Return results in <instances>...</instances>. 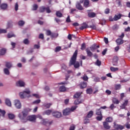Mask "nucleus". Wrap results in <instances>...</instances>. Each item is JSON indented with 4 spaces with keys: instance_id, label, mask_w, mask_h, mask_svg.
<instances>
[{
    "instance_id": "f257e3e1",
    "label": "nucleus",
    "mask_w": 130,
    "mask_h": 130,
    "mask_svg": "<svg viewBox=\"0 0 130 130\" xmlns=\"http://www.w3.org/2000/svg\"><path fill=\"white\" fill-rule=\"evenodd\" d=\"M30 111H31V109L25 108L18 114V117L22 123H26L28 121H35L36 120V116L35 115L28 116Z\"/></svg>"
},
{
    "instance_id": "f03ea898",
    "label": "nucleus",
    "mask_w": 130,
    "mask_h": 130,
    "mask_svg": "<svg viewBox=\"0 0 130 130\" xmlns=\"http://www.w3.org/2000/svg\"><path fill=\"white\" fill-rule=\"evenodd\" d=\"M77 56L78 50H76L70 60L69 67H72V66H74L75 69H79L80 68V62L77 61Z\"/></svg>"
},
{
    "instance_id": "7ed1b4c3",
    "label": "nucleus",
    "mask_w": 130,
    "mask_h": 130,
    "mask_svg": "<svg viewBox=\"0 0 130 130\" xmlns=\"http://www.w3.org/2000/svg\"><path fill=\"white\" fill-rule=\"evenodd\" d=\"M30 92H31L29 90L21 92L19 93L20 97L21 99H24L26 98H29V97H30V95H29V94H30Z\"/></svg>"
},
{
    "instance_id": "20e7f679",
    "label": "nucleus",
    "mask_w": 130,
    "mask_h": 130,
    "mask_svg": "<svg viewBox=\"0 0 130 130\" xmlns=\"http://www.w3.org/2000/svg\"><path fill=\"white\" fill-rule=\"evenodd\" d=\"M52 116L55 118H60L62 116L61 112L57 111H54L52 113Z\"/></svg>"
},
{
    "instance_id": "39448f33",
    "label": "nucleus",
    "mask_w": 130,
    "mask_h": 130,
    "mask_svg": "<svg viewBox=\"0 0 130 130\" xmlns=\"http://www.w3.org/2000/svg\"><path fill=\"white\" fill-rule=\"evenodd\" d=\"M114 129H123L124 128V126H122L121 125L118 124L116 123V122H114V125H113Z\"/></svg>"
},
{
    "instance_id": "423d86ee",
    "label": "nucleus",
    "mask_w": 130,
    "mask_h": 130,
    "mask_svg": "<svg viewBox=\"0 0 130 130\" xmlns=\"http://www.w3.org/2000/svg\"><path fill=\"white\" fill-rule=\"evenodd\" d=\"M71 109H70V108H67L62 111L63 115H64V116L70 115L71 114Z\"/></svg>"
},
{
    "instance_id": "0eeeda50",
    "label": "nucleus",
    "mask_w": 130,
    "mask_h": 130,
    "mask_svg": "<svg viewBox=\"0 0 130 130\" xmlns=\"http://www.w3.org/2000/svg\"><path fill=\"white\" fill-rule=\"evenodd\" d=\"M15 106L17 108V109H21L22 106L21 105V103L20 101L16 100L15 101Z\"/></svg>"
},
{
    "instance_id": "6e6552de",
    "label": "nucleus",
    "mask_w": 130,
    "mask_h": 130,
    "mask_svg": "<svg viewBox=\"0 0 130 130\" xmlns=\"http://www.w3.org/2000/svg\"><path fill=\"white\" fill-rule=\"evenodd\" d=\"M17 87H24L25 86V82L22 80H19L16 83Z\"/></svg>"
},
{
    "instance_id": "1a4fd4ad",
    "label": "nucleus",
    "mask_w": 130,
    "mask_h": 130,
    "mask_svg": "<svg viewBox=\"0 0 130 130\" xmlns=\"http://www.w3.org/2000/svg\"><path fill=\"white\" fill-rule=\"evenodd\" d=\"M100 48V46L97 45L96 44H93L91 46L89 47L91 51H94V50H95V49H97L98 48Z\"/></svg>"
},
{
    "instance_id": "9d476101",
    "label": "nucleus",
    "mask_w": 130,
    "mask_h": 130,
    "mask_svg": "<svg viewBox=\"0 0 130 130\" xmlns=\"http://www.w3.org/2000/svg\"><path fill=\"white\" fill-rule=\"evenodd\" d=\"M118 57L115 56L113 59V66H116L118 63Z\"/></svg>"
},
{
    "instance_id": "9b49d317",
    "label": "nucleus",
    "mask_w": 130,
    "mask_h": 130,
    "mask_svg": "<svg viewBox=\"0 0 130 130\" xmlns=\"http://www.w3.org/2000/svg\"><path fill=\"white\" fill-rule=\"evenodd\" d=\"M85 51L88 57H92V56H93V53L89 50V48H87L85 49Z\"/></svg>"
},
{
    "instance_id": "f8f14e48",
    "label": "nucleus",
    "mask_w": 130,
    "mask_h": 130,
    "mask_svg": "<svg viewBox=\"0 0 130 130\" xmlns=\"http://www.w3.org/2000/svg\"><path fill=\"white\" fill-rule=\"evenodd\" d=\"M103 126L105 129H110V128L111 127L110 125L108 122L106 121L103 122Z\"/></svg>"
},
{
    "instance_id": "ddd939ff",
    "label": "nucleus",
    "mask_w": 130,
    "mask_h": 130,
    "mask_svg": "<svg viewBox=\"0 0 130 130\" xmlns=\"http://www.w3.org/2000/svg\"><path fill=\"white\" fill-rule=\"evenodd\" d=\"M121 17H122V15L119 13L118 15H115L114 16V21H118L120 19H121Z\"/></svg>"
},
{
    "instance_id": "4468645a",
    "label": "nucleus",
    "mask_w": 130,
    "mask_h": 130,
    "mask_svg": "<svg viewBox=\"0 0 130 130\" xmlns=\"http://www.w3.org/2000/svg\"><path fill=\"white\" fill-rule=\"evenodd\" d=\"M76 7L78 10H79L80 11H83L84 10V8H83V6L81 5V3H77L76 5Z\"/></svg>"
},
{
    "instance_id": "2eb2a0df",
    "label": "nucleus",
    "mask_w": 130,
    "mask_h": 130,
    "mask_svg": "<svg viewBox=\"0 0 130 130\" xmlns=\"http://www.w3.org/2000/svg\"><path fill=\"white\" fill-rule=\"evenodd\" d=\"M127 104H128V100H126L124 101L123 104H122L121 107V109H125V107L127 106Z\"/></svg>"
},
{
    "instance_id": "dca6fc26",
    "label": "nucleus",
    "mask_w": 130,
    "mask_h": 130,
    "mask_svg": "<svg viewBox=\"0 0 130 130\" xmlns=\"http://www.w3.org/2000/svg\"><path fill=\"white\" fill-rule=\"evenodd\" d=\"M90 1L89 0H84L83 6L85 8H89L90 7Z\"/></svg>"
},
{
    "instance_id": "f3484780",
    "label": "nucleus",
    "mask_w": 130,
    "mask_h": 130,
    "mask_svg": "<svg viewBox=\"0 0 130 130\" xmlns=\"http://www.w3.org/2000/svg\"><path fill=\"white\" fill-rule=\"evenodd\" d=\"M88 17L89 18H95L96 17V13L95 12H88Z\"/></svg>"
},
{
    "instance_id": "a211bd4d",
    "label": "nucleus",
    "mask_w": 130,
    "mask_h": 130,
    "mask_svg": "<svg viewBox=\"0 0 130 130\" xmlns=\"http://www.w3.org/2000/svg\"><path fill=\"white\" fill-rule=\"evenodd\" d=\"M81 95H82V93H81V92H76L73 95V98H74V99H78V98H80V97L81 96Z\"/></svg>"
},
{
    "instance_id": "6ab92c4d",
    "label": "nucleus",
    "mask_w": 130,
    "mask_h": 130,
    "mask_svg": "<svg viewBox=\"0 0 130 130\" xmlns=\"http://www.w3.org/2000/svg\"><path fill=\"white\" fill-rule=\"evenodd\" d=\"M80 86L81 89H84V88L87 87V82H82L80 84Z\"/></svg>"
},
{
    "instance_id": "aec40b11",
    "label": "nucleus",
    "mask_w": 130,
    "mask_h": 130,
    "mask_svg": "<svg viewBox=\"0 0 130 130\" xmlns=\"http://www.w3.org/2000/svg\"><path fill=\"white\" fill-rule=\"evenodd\" d=\"M5 67L7 68V69H11V68L13 67V64L11 62H5Z\"/></svg>"
},
{
    "instance_id": "412c9836",
    "label": "nucleus",
    "mask_w": 130,
    "mask_h": 130,
    "mask_svg": "<svg viewBox=\"0 0 130 130\" xmlns=\"http://www.w3.org/2000/svg\"><path fill=\"white\" fill-rule=\"evenodd\" d=\"M116 42L117 45H121L123 43V40L121 39H118L116 40Z\"/></svg>"
},
{
    "instance_id": "4be33fe9",
    "label": "nucleus",
    "mask_w": 130,
    "mask_h": 130,
    "mask_svg": "<svg viewBox=\"0 0 130 130\" xmlns=\"http://www.w3.org/2000/svg\"><path fill=\"white\" fill-rule=\"evenodd\" d=\"M51 105H52V103H45L43 105V106L45 107V108H47V109H48L49 108H50Z\"/></svg>"
},
{
    "instance_id": "5701e85b",
    "label": "nucleus",
    "mask_w": 130,
    "mask_h": 130,
    "mask_svg": "<svg viewBox=\"0 0 130 130\" xmlns=\"http://www.w3.org/2000/svg\"><path fill=\"white\" fill-rule=\"evenodd\" d=\"M52 112H53L52 110H47L44 112V114H46V115H50Z\"/></svg>"
},
{
    "instance_id": "b1692460",
    "label": "nucleus",
    "mask_w": 130,
    "mask_h": 130,
    "mask_svg": "<svg viewBox=\"0 0 130 130\" xmlns=\"http://www.w3.org/2000/svg\"><path fill=\"white\" fill-rule=\"evenodd\" d=\"M95 114L96 115H102V111L101 109H98L95 111Z\"/></svg>"
},
{
    "instance_id": "393cba45",
    "label": "nucleus",
    "mask_w": 130,
    "mask_h": 130,
    "mask_svg": "<svg viewBox=\"0 0 130 130\" xmlns=\"http://www.w3.org/2000/svg\"><path fill=\"white\" fill-rule=\"evenodd\" d=\"M6 52H7V49H6L5 48H2L0 50V56L1 55H5V54H6Z\"/></svg>"
},
{
    "instance_id": "a878e982",
    "label": "nucleus",
    "mask_w": 130,
    "mask_h": 130,
    "mask_svg": "<svg viewBox=\"0 0 130 130\" xmlns=\"http://www.w3.org/2000/svg\"><path fill=\"white\" fill-rule=\"evenodd\" d=\"M5 103L7 106H12V104L11 103V101L9 99H6L5 100Z\"/></svg>"
},
{
    "instance_id": "bb28decb",
    "label": "nucleus",
    "mask_w": 130,
    "mask_h": 130,
    "mask_svg": "<svg viewBox=\"0 0 130 130\" xmlns=\"http://www.w3.org/2000/svg\"><path fill=\"white\" fill-rule=\"evenodd\" d=\"M8 8V4L4 3L1 4V8L2 10H6V9Z\"/></svg>"
},
{
    "instance_id": "cd10ccee",
    "label": "nucleus",
    "mask_w": 130,
    "mask_h": 130,
    "mask_svg": "<svg viewBox=\"0 0 130 130\" xmlns=\"http://www.w3.org/2000/svg\"><path fill=\"white\" fill-rule=\"evenodd\" d=\"M81 79L83 80V81H85V82H88V80H89V78L86 74H85L83 77H81Z\"/></svg>"
},
{
    "instance_id": "c85d7f7f",
    "label": "nucleus",
    "mask_w": 130,
    "mask_h": 130,
    "mask_svg": "<svg viewBox=\"0 0 130 130\" xmlns=\"http://www.w3.org/2000/svg\"><path fill=\"white\" fill-rule=\"evenodd\" d=\"M46 10V7L45 6H42L40 7L39 12L40 13H44Z\"/></svg>"
},
{
    "instance_id": "c756f323",
    "label": "nucleus",
    "mask_w": 130,
    "mask_h": 130,
    "mask_svg": "<svg viewBox=\"0 0 130 130\" xmlns=\"http://www.w3.org/2000/svg\"><path fill=\"white\" fill-rule=\"evenodd\" d=\"M93 111H90L88 113L87 115L86 116V117L88 118H91V117H92L93 116Z\"/></svg>"
},
{
    "instance_id": "7c9ffc66",
    "label": "nucleus",
    "mask_w": 130,
    "mask_h": 130,
    "mask_svg": "<svg viewBox=\"0 0 130 130\" xmlns=\"http://www.w3.org/2000/svg\"><path fill=\"white\" fill-rule=\"evenodd\" d=\"M59 90L60 92H66L67 91V88L64 86H61L59 87Z\"/></svg>"
},
{
    "instance_id": "2f4dec72",
    "label": "nucleus",
    "mask_w": 130,
    "mask_h": 130,
    "mask_svg": "<svg viewBox=\"0 0 130 130\" xmlns=\"http://www.w3.org/2000/svg\"><path fill=\"white\" fill-rule=\"evenodd\" d=\"M41 123L44 125H48V123H49V122L47 121L46 119H43L42 120Z\"/></svg>"
},
{
    "instance_id": "473e14b6",
    "label": "nucleus",
    "mask_w": 130,
    "mask_h": 130,
    "mask_svg": "<svg viewBox=\"0 0 130 130\" xmlns=\"http://www.w3.org/2000/svg\"><path fill=\"white\" fill-rule=\"evenodd\" d=\"M112 102L114 104H119V101L117 99L114 98L112 99Z\"/></svg>"
},
{
    "instance_id": "72a5a7b5",
    "label": "nucleus",
    "mask_w": 130,
    "mask_h": 130,
    "mask_svg": "<svg viewBox=\"0 0 130 130\" xmlns=\"http://www.w3.org/2000/svg\"><path fill=\"white\" fill-rule=\"evenodd\" d=\"M83 122L84 124H87V123H89L90 122V119H89L88 117H85L83 120Z\"/></svg>"
},
{
    "instance_id": "f704fd0d",
    "label": "nucleus",
    "mask_w": 130,
    "mask_h": 130,
    "mask_svg": "<svg viewBox=\"0 0 130 130\" xmlns=\"http://www.w3.org/2000/svg\"><path fill=\"white\" fill-rule=\"evenodd\" d=\"M56 16L58 18H61L62 17V13L60 11H57L56 12Z\"/></svg>"
},
{
    "instance_id": "c9c22d12",
    "label": "nucleus",
    "mask_w": 130,
    "mask_h": 130,
    "mask_svg": "<svg viewBox=\"0 0 130 130\" xmlns=\"http://www.w3.org/2000/svg\"><path fill=\"white\" fill-rule=\"evenodd\" d=\"M96 120H98V121H101L102 119H103V116L102 115H99L96 117Z\"/></svg>"
},
{
    "instance_id": "e433bc0d",
    "label": "nucleus",
    "mask_w": 130,
    "mask_h": 130,
    "mask_svg": "<svg viewBox=\"0 0 130 130\" xmlns=\"http://www.w3.org/2000/svg\"><path fill=\"white\" fill-rule=\"evenodd\" d=\"M24 44H25V45H28V44H30V41L28 40V39H25L23 41Z\"/></svg>"
},
{
    "instance_id": "4c0bfd02",
    "label": "nucleus",
    "mask_w": 130,
    "mask_h": 130,
    "mask_svg": "<svg viewBox=\"0 0 130 130\" xmlns=\"http://www.w3.org/2000/svg\"><path fill=\"white\" fill-rule=\"evenodd\" d=\"M8 117L9 119H14L15 118V115L14 114H8Z\"/></svg>"
},
{
    "instance_id": "58836bf2",
    "label": "nucleus",
    "mask_w": 130,
    "mask_h": 130,
    "mask_svg": "<svg viewBox=\"0 0 130 130\" xmlns=\"http://www.w3.org/2000/svg\"><path fill=\"white\" fill-rule=\"evenodd\" d=\"M121 88V85L120 84H116L115 85V89L117 90H120Z\"/></svg>"
},
{
    "instance_id": "ea45409f",
    "label": "nucleus",
    "mask_w": 130,
    "mask_h": 130,
    "mask_svg": "<svg viewBox=\"0 0 130 130\" xmlns=\"http://www.w3.org/2000/svg\"><path fill=\"white\" fill-rule=\"evenodd\" d=\"M5 114H6V111L0 109V117L1 115H2V116L5 117Z\"/></svg>"
},
{
    "instance_id": "a19ab883",
    "label": "nucleus",
    "mask_w": 130,
    "mask_h": 130,
    "mask_svg": "<svg viewBox=\"0 0 130 130\" xmlns=\"http://www.w3.org/2000/svg\"><path fill=\"white\" fill-rule=\"evenodd\" d=\"M87 94H92L93 93V89L92 88H88L86 89Z\"/></svg>"
},
{
    "instance_id": "79ce46f5",
    "label": "nucleus",
    "mask_w": 130,
    "mask_h": 130,
    "mask_svg": "<svg viewBox=\"0 0 130 130\" xmlns=\"http://www.w3.org/2000/svg\"><path fill=\"white\" fill-rule=\"evenodd\" d=\"M4 72L5 75H10V71H9V69H8L7 68H5L4 69Z\"/></svg>"
},
{
    "instance_id": "37998d69",
    "label": "nucleus",
    "mask_w": 130,
    "mask_h": 130,
    "mask_svg": "<svg viewBox=\"0 0 130 130\" xmlns=\"http://www.w3.org/2000/svg\"><path fill=\"white\" fill-rule=\"evenodd\" d=\"M18 25L19 26H24V25H25V21L23 20H20L18 22Z\"/></svg>"
},
{
    "instance_id": "c03bdc74",
    "label": "nucleus",
    "mask_w": 130,
    "mask_h": 130,
    "mask_svg": "<svg viewBox=\"0 0 130 130\" xmlns=\"http://www.w3.org/2000/svg\"><path fill=\"white\" fill-rule=\"evenodd\" d=\"M110 70L111 72H116V71H118V68L111 67L110 68Z\"/></svg>"
},
{
    "instance_id": "a18cd8bd",
    "label": "nucleus",
    "mask_w": 130,
    "mask_h": 130,
    "mask_svg": "<svg viewBox=\"0 0 130 130\" xmlns=\"http://www.w3.org/2000/svg\"><path fill=\"white\" fill-rule=\"evenodd\" d=\"M81 49V50H85V49H86V44H85V43L82 44Z\"/></svg>"
},
{
    "instance_id": "49530a36",
    "label": "nucleus",
    "mask_w": 130,
    "mask_h": 130,
    "mask_svg": "<svg viewBox=\"0 0 130 130\" xmlns=\"http://www.w3.org/2000/svg\"><path fill=\"white\" fill-rule=\"evenodd\" d=\"M106 122H112V118L109 117L106 119Z\"/></svg>"
},
{
    "instance_id": "de8ad7c7",
    "label": "nucleus",
    "mask_w": 130,
    "mask_h": 130,
    "mask_svg": "<svg viewBox=\"0 0 130 130\" xmlns=\"http://www.w3.org/2000/svg\"><path fill=\"white\" fill-rule=\"evenodd\" d=\"M96 66H98V67H100L101 66V61L99 60V59H97L96 61L95 62Z\"/></svg>"
},
{
    "instance_id": "09e8293b",
    "label": "nucleus",
    "mask_w": 130,
    "mask_h": 130,
    "mask_svg": "<svg viewBox=\"0 0 130 130\" xmlns=\"http://www.w3.org/2000/svg\"><path fill=\"white\" fill-rule=\"evenodd\" d=\"M37 9H38V5L37 4H35L32 6V11H37Z\"/></svg>"
},
{
    "instance_id": "8fccbe9b",
    "label": "nucleus",
    "mask_w": 130,
    "mask_h": 130,
    "mask_svg": "<svg viewBox=\"0 0 130 130\" xmlns=\"http://www.w3.org/2000/svg\"><path fill=\"white\" fill-rule=\"evenodd\" d=\"M7 33V29L0 28V34Z\"/></svg>"
},
{
    "instance_id": "3c124183",
    "label": "nucleus",
    "mask_w": 130,
    "mask_h": 130,
    "mask_svg": "<svg viewBox=\"0 0 130 130\" xmlns=\"http://www.w3.org/2000/svg\"><path fill=\"white\" fill-rule=\"evenodd\" d=\"M82 103L81 101H79V100H76L74 101V104L75 105H78V104H81Z\"/></svg>"
},
{
    "instance_id": "603ef678",
    "label": "nucleus",
    "mask_w": 130,
    "mask_h": 130,
    "mask_svg": "<svg viewBox=\"0 0 130 130\" xmlns=\"http://www.w3.org/2000/svg\"><path fill=\"white\" fill-rule=\"evenodd\" d=\"M52 33V32H51V31H50V30H47L46 32L47 36H51Z\"/></svg>"
},
{
    "instance_id": "864d4df0",
    "label": "nucleus",
    "mask_w": 130,
    "mask_h": 130,
    "mask_svg": "<svg viewBox=\"0 0 130 130\" xmlns=\"http://www.w3.org/2000/svg\"><path fill=\"white\" fill-rule=\"evenodd\" d=\"M60 50H61V47L59 46L57 47L55 49V52H58V51H60Z\"/></svg>"
},
{
    "instance_id": "5fc2aeb1",
    "label": "nucleus",
    "mask_w": 130,
    "mask_h": 130,
    "mask_svg": "<svg viewBox=\"0 0 130 130\" xmlns=\"http://www.w3.org/2000/svg\"><path fill=\"white\" fill-rule=\"evenodd\" d=\"M77 106H72L71 108H70L71 112H73V111H74L77 109Z\"/></svg>"
},
{
    "instance_id": "6e6d98bb",
    "label": "nucleus",
    "mask_w": 130,
    "mask_h": 130,
    "mask_svg": "<svg viewBox=\"0 0 130 130\" xmlns=\"http://www.w3.org/2000/svg\"><path fill=\"white\" fill-rule=\"evenodd\" d=\"M109 13H110V9H109V8H106L105 10V14H106V15H108Z\"/></svg>"
},
{
    "instance_id": "4d7b16f0",
    "label": "nucleus",
    "mask_w": 130,
    "mask_h": 130,
    "mask_svg": "<svg viewBox=\"0 0 130 130\" xmlns=\"http://www.w3.org/2000/svg\"><path fill=\"white\" fill-rule=\"evenodd\" d=\"M76 128V126L74 124H72L69 128V130H75Z\"/></svg>"
},
{
    "instance_id": "13d9d810",
    "label": "nucleus",
    "mask_w": 130,
    "mask_h": 130,
    "mask_svg": "<svg viewBox=\"0 0 130 130\" xmlns=\"http://www.w3.org/2000/svg\"><path fill=\"white\" fill-rule=\"evenodd\" d=\"M58 36V35H56V34L55 33H52L51 34V38H55V37H57Z\"/></svg>"
},
{
    "instance_id": "bf43d9fd",
    "label": "nucleus",
    "mask_w": 130,
    "mask_h": 130,
    "mask_svg": "<svg viewBox=\"0 0 130 130\" xmlns=\"http://www.w3.org/2000/svg\"><path fill=\"white\" fill-rule=\"evenodd\" d=\"M39 39H42L43 40V39H44V35H43V34H40L39 35Z\"/></svg>"
},
{
    "instance_id": "052dcab7",
    "label": "nucleus",
    "mask_w": 130,
    "mask_h": 130,
    "mask_svg": "<svg viewBox=\"0 0 130 130\" xmlns=\"http://www.w3.org/2000/svg\"><path fill=\"white\" fill-rule=\"evenodd\" d=\"M46 11L48 14L51 13V10H50V8H49V7L46 8Z\"/></svg>"
},
{
    "instance_id": "680f3d73",
    "label": "nucleus",
    "mask_w": 130,
    "mask_h": 130,
    "mask_svg": "<svg viewBox=\"0 0 130 130\" xmlns=\"http://www.w3.org/2000/svg\"><path fill=\"white\" fill-rule=\"evenodd\" d=\"M8 38H12V37H15V35L11 34H8L7 35Z\"/></svg>"
},
{
    "instance_id": "e2e57ef3",
    "label": "nucleus",
    "mask_w": 130,
    "mask_h": 130,
    "mask_svg": "<svg viewBox=\"0 0 130 130\" xmlns=\"http://www.w3.org/2000/svg\"><path fill=\"white\" fill-rule=\"evenodd\" d=\"M15 10L16 11H18L19 10V5L18 4V3H16L15 5Z\"/></svg>"
},
{
    "instance_id": "0e129e2a",
    "label": "nucleus",
    "mask_w": 130,
    "mask_h": 130,
    "mask_svg": "<svg viewBox=\"0 0 130 130\" xmlns=\"http://www.w3.org/2000/svg\"><path fill=\"white\" fill-rule=\"evenodd\" d=\"M40 102H41V100H37L36 101H35L33 103L34 104H39V103H40Z\"/></svg>"
},
{
    "instance_id": "69168bd1",
    "label": "nucleus",
    "mask_w": 130,
    "mask_h": 130,
    "mask_svg": "<svg viewBox=\"0 0 130 130\" xmlns=\"http://www.w3.org/2000/svg\"><path fill=\"white\" fill-rule=\"evenodd\" d=\"M89 28H91L93 30H96V25L92 24L89 26Z\"/></svg>"
},
{
    "instance_id": "338daca9",
    "label": "nucleus",
    "mask_w": 130,
    "mask_h": 130,
    "mask_svg": "<svg viewBox=\"0 0 130 130\" xmlns=\"http://www.w3.org/2000/svg\"><path fill=\"white\" fill-rule=\"evenodd\" d=\"M126 128H127L128 129H129L130 128V124L128 123H126V124H125Z\"/></svg>"
},
{
    "instance_id": "774afa93",
    "label": "nucleus",
    "mask_w": 130,
    "mask_h": 130,
    "mask_svg": "<svg viewBox=\"0 0 130 130\" xmlns=\"http://www.w3.org/2000/svg\"><path fill=\"white\" fill-rule=\"evenodd\" d=\"M66 22H67V23H70V22H71V19L70 18V16H68V17L67 18Z\"/></svg>"
}]
</instances>
